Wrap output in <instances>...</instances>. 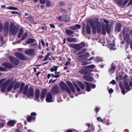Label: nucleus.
I'll return each instance as SVG.
<instances>
[{
    "label": "nucleus",
    "mask_w": 132,
    "mask_h": 132,
    "mask_svg": "<svg viewBox=\"0 0 132 132\" xmlns=\"http://www.w3.org/2000/svg\"><path fill=\"white\" fill-rule=\"evenodd\" d=\"M119 86L120 89H121V92L122 94L125 95V90L123 85L121 84H120Z\"/></svg>",
    "instance_id": "27"
},
{
    "label": "nucleus",
    "mask_w": 132,
    "mask_h": 132,
    "mask_svg": "<svg viewBox=\"0 0 132 132\" xmlns=\"http://www.w3.org/2000/svg\"><path fill=\"white\" fill-rule=\"evenodd\" d=\"M77 83L78 85L80 86L81 89H83L85 87L84 85L81 83L80 81H78Z\"/></svg>",
    "instance_id": "30"
},
{
    "label": "nucleus",
    "mask_w": 132,
    "mask_h": 132,
    "mask_svg": "<svg viewBox=\"0 0 132 132\" xmlns=\"http://www.w3.org/2000/svg\"><path fill=\"white\" fill-rule=\"evenodd\" d=\"M52 53L51 52L47 54L46 57L43 59V61H45L48 60H51V58L49 57V56Z\"/></svg>",
    "instance_id": "22"
},
{
    "label": "nucleus",
    "mask_w": 132,
    "mask_h": 132,
    "mask_svg": "<svg viewBox=\"0 0 132 132\" xmlns=\"http://www.w3.org/2000/svg\"><path fill=\"white\" fill-rule=\"evenodd\" d=\"M85 83L86 86L87 90L88 92L90 90V84L88 82H85Z\"/></svg>",
    "instance_id": "29"
},
{
    "label": "nucleus",
    "mask_w": 132,
    "mask_h": 132,
    "mask_svg": "<svg viewBox=\"0 0 132 132\" xmlns=\"http://www.w3.org/2000/svg\"><path fill=\"white\" fill-rule=\"evenodd\" d=\"M27 35L28 34L26 32L24 33L22 37L21 40H23L27 36Z\"/></svg>",
    "instance_id": "41"
},
{
    "label": "nucleus",
    "mask_w": 132,
    "mask_h": 132,
    "mask_svg": "<svg viewBox=\"0 0 132 132\" xmlns=\"http://www.w3.org/2000/svg\"><path fill=\"white\" fill-rule=\"evenodd\" d=\"M96 67L95 65H91V72L94 71L95 72L96 71V69L94 70H92V69H94Z\"/></svg>",
    "instance_id": "42"
},
{
    "label": "nucleus",
    "mask_w": 132,
    "mask_h": 132,
    "mask_svg": "<svg viewBox=\"0 0 132 132\" xmlns=\"http://www.w3.org/2000/svg\"><path fill=\"white\" fill-rule=\"evenodd\" d=\"M55 75L54 76V77L55 78H59L61 76V74L60 72H55Z\"/></svg>",
    "instance_id": "33"
},
{
    "label": "nucleus",
    "mask_w": 132,
    "mask_h": 132,
    "mask_svg": "<svg viewBox=\"0 0 132 132\" xmlns=\"http://www.w3.org/2000/svg\"><path fill=\"white\" fill-rule=\"evenodd\" d=\"M23 31L22 29H20L18 33V37L20 38L23 34Z\"/></svg>",
    "instance_id": "32"
},
{
    "label": "nucleus",
    "mask_w": 132,
    "mask_h": 132,
    "mask_svg": "<svg viewBox=\"0 0 132 132\" xmlns=\"http://www.w3.org/2000/svg\"><path fill=\"white\" fill-rule=\"evenodd\" d=\"M9 24L8 22H6L4 25L3 30L4 31L7 32L8 30Z\"/></svg>",
    "instance_id": "14"
},
{
    "label": "nucleus",
    "mask_w": 132,
    "mask_h": 132,
    "mask_svg": "<svg viewBox=\"0 0 132 132\" xmlns=\"http://www.w3.org/2000/svg\"><path fill=\"white\" fill-rule=\"evenodd\" d=\"M115 70V67L114 66H112L111 67V68L109 70V72L110 74H111L114 72Z\"/></svg>",
    "instance_id": "26"
},
{
    "label": "nucleus",
    "mask_w": 132,
    "mask_h": 132,
    "mask_svg": "<svg viewBox=\"0 0 132 132\" xmlns=\"http://www.w3.org/2000/svg\"><path fill=\"white\" fill-rule=\"evenodd\" d=\"M93 59H94L95 62H102L103 61L102 58L99 57H96L95 59H94V56L91 57V60Z\"/></svg>",
    "instance_id": "18"
},
{
    "label": "nucleus",
    "mask_w": 132,
    "mask_h": 132,
    "mask_svg": "<svg viewBox=\"0 0 132 132\" xmlns=\"http://www.w3.org/2000/svg\"><path fill=\"white\" fill-rule=\"evenodd\" d=\"M76 131L75 130H68L66 132H76Z\"/></svg>",
    "instance_id": "52"
},
{
    "label": "nucleus",
    "mask_w": 132,
    "mask_h": 132,
    "mask_svg": "<svg viewBox=\"0 0 132 132\" xmlns=\"http://www.w3.org/2000/svg\"><path fill=\"white\" fill-rule=\"evenodd\" d=\"M108 91L110 93H112L113 92V90L112 88H110L108 90Z\"/></svg>",
    "instance_id": "57"
},
{
    "label": "nucleus",
    "mask_w": 132,
    "mask_h": 132,
    "mask_svg": "<svg viewBox=\"0 0 132 132\" xmlns=\"http://www.w3.org/2000/svg\"><path fill=\"white\" fill-rule=\"evenodd\" d=\"M40 95V91L39 89H36L35 92V96L37 99H38Z\"/></svg>",
    "instance_id": "21"
},
{
    "label": "nucleus",
    "mask_w": 132,
    "mask_h": 132,
    "mask_svg": "<svg viewBox=\"0 0 132 132\" xmlns=\"http://www.w3.org/2000/svg\"><path fill=\"white\" fill-rule=\"evenodd\" d=\"M9 59L10 61L15 65H17L19 63V61L16 60L15 58L13 57H9Z\"/></svg>",
    "instance_id": "9"
},
{
    "label": "nucleus",
    "mask_w": 132,
    "mask_h": 132,
    "mask_svg": "<svg viewBox=\"0 0 132 132\" xmlns=\"http://www.w3.org/2000/svg\"><path fill=\"white\" fill-rule=\"evenodd\" d=\"M112 42L108 44L110 46V50H114L116 49V47L115 46V43L114 41H112Z\"/></svg>",
    "instance_id": "15"
},
{
    "label": "nucleus",
    "mask_w": 132,
    "mask_h": 132,
    "mask_svg": "<svg viewBox=\"0 0 132 132\" xmlns=\"http://www.w3.org/2000/svg\"><path fill=\"white\" fill-rule=\"evenodd\" d=\"M75 87L76 89L78 92L80 91V89L77 86L76 84H75Z\"/></svg>",
    "instance_id": "46"
},
{
    "label": "nucleus",
    "mask_w": 132,
    "mask_h": 132,
    "mask_svg": "<svg viewBox=\"0 0 132 132\" xmlns=\"http://www.w3.org/2000/svg\"><path fill=\"white\" fill-rule=\"evenodd\" d=\"M66 32L68 34L70 35L73 34V32L72 31L67 30H66Z\"/></svg>",
    "instance_id": "40"
},
{
    "label": "nucleus",
    "mask_w": 132,
    "mask_h": 132,
    "mask_svg": "<svg viewBox=\"0 0 132 132\" xmlns=\"http://www.w3.org/2000/svg\"><path fill=\"white\" fill-rule=\"evenodd\" d=\"M100 109V108L98 107H97L95 109V110L96 111V113L97 112L98 110H99Z\"/></svg>",
    "instance_id": "58"
},
{
    "label": "nucleus",
    "mask_w": 132,
    "mask_h": 132,
    "mask_svg": "<svg viewBox=\"0 0 132 132\" xmlns=\"http://www.w3.org/2000/svg\"><path fill=\"white\" fill-rule=\"evenodd\" d=\"M5 123H0V126L1 127H3Z\"/></svg>",
    "instance_id": "60"
},
{
    "label": "nucleus",
    "mask_w": 132,
    "mask_h": 132,
    "mask_svg": "<svg viewBox=\"0 0 132 132\" xmlns=\"http://www.w3.org/2000/svg\"><path fill=\"white\" fill-rule=\"evenodd\" d=\"M21 42V40H19L16 42H13V45H15L16 43H20Z\"/></svg>",
    "instance_id": "56"
},
{
    "label": "nucleus",
    "mask_w": 132,
    "mask_h": 132,
    "mask_svg": "<svg viewBox=\"0 0 132 132\" xmlns=\"http://www.w3.org/2000/svg\"><path fill=\"white\" fill-rule=\"evenodd\" d=\"M15 55L17 57L21 60H25L26 59V57L23 55V54L20 53H16Z\"/></svg>",
    "instance_id": "8"
},
{
    "label": "nucleus",
    "mask_w": 132,
    "mask_h": 132,
    "mask_svg": "<svg viewBox=\"0 0 132 132\" xmlns=\"http://www.w3.org/2000/svg\"><path fill=\"white\" fill-rule=\"evenodd\" d=\"M45 0H40V3L44 4L45 3Z\"/></svg>",
    "instance_id": "53"
},
{
    "label": "nucleus",
    "mask_w": 132,
    "mask_h": 132,
    "mask_svg": "<svg viewBox=\"0 0 132 132\" xmlns=\"http://www.w3.org/2000/svg\"><path fill=\"white\" fill-rule=\"evenodd\" d=\"M5 70V69L0 66V71H4Z\"/></svg>",
    "instance_id": "59"
},
{
    "label": "nucleus",
    "mask_w": 132,
    "mask_h": 132,
    "mask_svg": "<svg viewBox=\"0 0 132 132\" xmlns=\"http://www.w3.org/2000/svg\"><path fill=\"white\" fill-rule=\"evenodd\" d=\"M88 68H87L82 69L79 71V72L83 75L87 74L88 72Z\"/></svg>",
    "instance_id": "16"
},
{
    "label": "nucleus",
    "mask_w": 132,
    "mask_h": 132,
    "mask_svg": "<svg viewBox=\"0 0 132 132\" xmlns=\"http://www.w3.org/2000/svg\"><path fill=\"white\" fill-rule=\"evenodd\" d=\"M70 46L72 48L75 49L76 50H78L80 49L79 48V45L78 44H70Z\"/></svg>",
    "instance_id": "20"
},
{
    "label": "nucleus",
    "mask_w": 132,
    "mask_h": 132,
    "mask_svg": "<svg viewBox=\"0 0 132 132\" xmlns=\"http://www.w3.org/2000/svg\"><path fill=\"white\" fill-rule=\"evenodd\" d=\"M110 83H112L113 84V85H114L115 84H116V81L114 80H113L110 82Z\"/></svg>",
    "instance_id": "62"
},
{
    "label": "nucleus",
    "mask_w": 132,
    "mask_h": 132,
    "mask_svg": "<svg viewBox=\"0 0 132 132\" xmlns=\"http://www.w3.org/2000/svg\"><path fill=\"white\" fill-rule=\"evenodd\" d=\"M96 87V85L95 84H91V88H94Z\"/></svg>",
    "instance_id": "61"
},
{
    "label": "nucleus",
    "mask_w": 132,
    "mask_h": 132,
    "mask_svg": "<svg viewBox=\"0 0 132 132\" xmlns=\"http://www.w3.org/2000/svg\"><path fill=\"white\" fill-rule=\"evenodd\" d=\"M60 86L62 90H66L69 93H71V91L63 81H61L60 84Z\"/></svg>",
    "instance_id": "4"
},
{
    "label": "nucleus",
    "mask_w": 132,
    "mask_h": 132,
    "mask_svg": "<svg viewBox=\"0 0 132 132\" xmlns=\"http://www.w3.org/2000/svg\"><path fill=\"white\" fill-rule=\"evenodd\" d=\"M24 83H21L20 89V91L21 93L23 92V94L26 95L28 97L30 98L34 96V90L33 87L31 86L29 87L28 89V86L27 85H25Z\"/></svg>",
    "instance_id": "1"
},
{
    "label": "nucleus",
    "mask_w": 132,
    "mask_h": 132,
    "mask_svg": "<svg viewBox=\"0 0 132 132\" xmlns=\"http://www.w3.org/2000/svg\"><path fill=\"white\" fill-rule=\"evenodd\" d=\"M13 85V84H10L7 88V90L8 91H10L11 90V89H12Z\"/></svg>",
    "instance_id": "38"
},
{
    "label": "nucleus",
    "mask_w": 132,
    "mask_h": 132,
    "mask_svg": "<svg viewBox=\"0 0 132 132\" xmlns=\"http://www.w3.org/2000/svg\"><path fill=\"white\" fill-rule=\"evenodd\" d=\"M7 9L10 10H18V8L12 6L8 7H7Z\"/></svg>",
    "instance_id": "36"
},
{
    "label": "nucleus",
    "mask_w": 132,
    "mask_h": 132,
    "mask_svg": "<svg viewBox=\"0 0 132 132\" xmlns=\"http://www.w3.org/2000/svg\"><path fill=\"white\" fill-rule=\"evenodd\" d=\"M97 119L99 122H102L103 121V120L100 117H97Z\"/></svg>",
    "instance_id": "47"
},
{
    "label": "nucleus",
    "mask_w": 132,
    "mask_h": 132,
    "mask_svg": "<svg viewBox=\"0 0 132 132\" xmlns=\"http://www.w3.org/2000/svg\"><path fill=\"white\" fill-rule=\"evenodd\" d=\"M50 27H51V28H55V27L54 24H50Z\"/></svg>",
    "instance_id": "55"
},
{
    "label": "nucleus",
    "mask_w": 132,
    "mask_h": 132,
    "mask_svg": "<svg viewBox=\"0 0 132 132\" xmlns=\"http://www.w3.org/2000/svg\"><path fill=\"white\" fill-rule=\"evenodd\" d=\"M36 114V113L35 112H32L31 114V116H29L27 118V120L29 122L31 121V120H35L36 119L35 116Z\"/></svg>",
    "instance_id": "11"
},
{
    "label": "nucleus",
    "mask_w": 132,
    "mask_h": 132,
    "mask_svg": "<svg viewBox=\"0 0 132 132\" xmlns=\"http://www.w3.org/2000/svg\"><path fill=\"white\" fill-rule=\"evenodd\" d=\"M2 65L7 68H11L12 67V65L7 62H5L2 63Z\"/></svg>",
    "instance_id": "17"
},
{
    "label": "nucleus",
    "mask_w": 132,
    "mask_h": 132,
    "mask_svg": "<svg viewBox=\"0 0 132 132\" xmlns=\"http://www.w3.org/2000/svg\"><path fill=\"white\" fill-rule=\"evenodd\" d=\"M9 31L10 34L14 35L17 33L18 29L14 24L12 23L10 24Z\"/></svg>",
    "instance_id": "3"
},
{
    "label": "nucleus",
    "mask_w": 132,
    "mask_h": 132,
    "mask_svg": "<svg viewBox=\"0 0 132 132\" xmlns=\"http://www.w3.org/2000/svg\"><path fill=\"white\" fill-rule=\"evenodd\" d=\"M47 92V90L46 89H43L41 93L40 94V99L43 100L45 98V95Z\"/></svg>",
    "instance_id": "13"
},
{
    "label": "nucleus",
    "mask_w": 132,
    "mask_h": 132,
    "mask_svg": "<svg viewBox=\"0 0 132 132\" xmlns=\"http://www.w3.org/2000/svg\"><path fill=\"white\" fill-rule=\"evenodd\" d=\"M121 24L119 23H118L117 24L116 27V30L118 31L119 32L121 30Z\"/></svg>",
    "instance_id": "23"
},
{
    "label": "nucleus",
    "mask_w": 132,
    "mask_h": 132,
    "mask_svg": "<svg viewBox=\"0 0 132 132\" xmlns=\"http://www.w3.org/2000/svg\"><path fill=\"white\" fill-rule=\"evenodd\" d=\"M10 81L7 80L4 82L2 85V87L1 89V91L3 93L6 89L7 85L9 84Z\"/></svg>",
    "instance_id": "10"
},
{
    "label": "nucleus",
    "mask_w": 132,
    "mask_h": 132,
    "mask_svg": "<svg viewBox=\"0 0 132 132\" xmlns=\"http://www.w3.org/2000/svg\"><path fill=\"white\" fill-rule=\"evenodd\" d=\"M130 44V47L131 48H132V40H131L130 42V43H129Z\"/></svg>",
    "instance_id": "64"
},
{
    "label": "nucleus",
    "mask_w": 132,
    "mask_h": 132,
    "mask_svg": "<svg viewBox=\"0 0 132 132\" xmlns=\"http://www.w3.org/2000/svg\"><path fill=\"white\" fill-rule=\"evenodd\" d=\"M31 45L32 47L34 48H35L36 47L37 45V44L36 43H34L31 44Z\"/></svg>",
    "instance_id": "43"
},
{
    "label": "nucleus",
    "mask_w": 132,
    "mask_h": 132,
    "mask_svg": "<svg viewBox=\"0 0 132 132\" xmlns=\"http://www.w3.org/2000/svg\"><path fill=\"white\" fill-rule=\"evenodd\" d=\"M67 39L68 42H75L76 41V40L75 38L70 37H68Z\"/></svg>",
    "instance_id": "24"
},
{
    "label": "nucleus",
    "mask_w": 132,
    "mask_h": 132,
    "mask_svg": "<svg viewBox=\"0 0 132 132\" xmlns=\"http://www.w3.org/2000/svg\"><path fill=\"white\" fill-rule=\"evenodd\" d=\"M76 27V29L77 28L78 29H80V28L81 26L79 24H76L75 25Z\"/></svg>",
    "instance_id": "51"
},
{
    "label": "nucleus",
    "mask_w": 132,
    "mask_h": 132,
    "mask_svg": "<svg viewBox=\"0 0 132 132\" xmlns=\"http://www.w3.org/2000/svg\"><path fill=\"white\" fill-rule=\"evenodd\" d=\"M16 122V121L14 120H10L7 122V125L11 127L13 126Z\"/></svg>",
    "instance_id": "19"
},
{
    "label": "nucleus",
    "mask_w": 132,
    "mask_h": 132,
    "mask_svg": "<svg viewBox=\"0 0 132 132\" xmlns=\"http://www.w3.org/2000/svg\"><path fill=\"white\" fill-rule=\"evenodd\" d=\"M68 84L72 91L74 92H75V89L72 84L70 82H69Z\"/></svg>",
    "instance_id": "25"
},
{
    "label": "nucleus",
    "mask_w": 132,
    "mask_h": 132,
    "mask_svg": "<svg viewBox=\"0 0 132 132\" xmlns=\"http://www.w3.org/2000/svg\"><path fill=\"white\" fill-rule=\"evenodd\" d=\"M119 5H122L123 0H114Z\"/></svg>",
    "instance_id": "35"
},
{
    "label": "nucleus",
    "mask_w": 132,
    "mask_h": 132,
    "mask_svg": "<svg viewBox=\"0 0 132 132\" xmlns=\"http://www.w3.org/2000/svg\"><path fill=\"white\" fill-rule=\"evenodd\" d=\"M102 32L103 34L104 35H106V32L105 30V29H104L103 28L102 29Z\"/></svg>",
    "instance_id": "50"
},
{
    "label": "nucleus",
    "mask_w": 132,
    "mask_h": 132,
    "mask_svg": "<svg viewBox=\"0 0 132 132\" xmlns=\"http://www.w3.org/2000/svg\"><path fill=\"white\" fill-rule=\"evenodd\" d=\"M129 0H125L124 2L122 4V5L123 6H124L126 4H127V3L128 2Z\"/></svg>",
    "instance_id": "48"
},
{
    "label": "nucleus",
    "mask_w": 132,
    "mask_h": 132,
    "mask_svg": "<svg viewBox=\"0 0 132 132\" xmlns=\"http://www.w3.org/2000/svg\"><path fill=\"white\" fill-rule=\"evenodd\" d=\"M24 53L26 55L30 56H34L35 54V50L32 48L26 50L24 51Z\"/></svg>",
    "instance_id": "6"
},
{
    "label": "nucleus",
    "mask_w": 132,
    "mask_h": 132,
    "mask_svg": "<svg viewBox=\"0 0 132 132\" xmlns=\"http://www.w3.org/2000/svg\"><path fill=\"white\" fill-rule=\"evenodd\" d=\"M110 28L109 27H107L106 28V31L108 33H110Z\"/></svg>",
    "instance_id": "44"
},
{
    "label": "nucleus",
    "mask_w": 132,
    "mask_h": 132,
    "mask_svg": "<svg viewBox=\"0 0 132 132\" xmlns=\"http://www.w3.org/2000/svg\"><path fill=\"white\" fill-rule=\"evenodd\" d=\"M124 86L126 90L129 89L130 86L128 83L125 82L124 83Z\"/></svg>",
    "instance_id": "34"
},
{
    "label": "nucleus",
    "mask_w": 132,
    "mask_h": 132,
    "mask_svg": "<svg viewBox=\"0 0 132 132\" xmlns=\"http://www.w3.org/2000/svg\"><path fill=\"white\" fill-rule=\"evenodd\" d=\"M3 26V24L0 23V32H1L2 30V28Z\"/></svg>",
    "instance_id": "54"
},
{
    "label": "nucleus",
    "mask_w": 132,
    "mask_h": 132,
    "mask_svg": "<svg viewBox=\"0 0 132 132\" xmlns=\"http://www.w3.org/2000/svg\"><path fill=\"white\" fill-rule=\"evenodd\" d=\"M91 26V21L88 20L86 25V31L88 34H90V27Z\"/></svg>",
    "instance_id": "12"
},
{
    "label": "nucleus",
    "mask_w": 132,
    "mask_h": 132,
    "mask_svg": "<svg viewBox=\"0 0 132 132\" xmlns=\"http://www.w3.org/2000/svg\"><path fill=\"white\" fill-rule=\"evenodd\" d=\"M123 37L124 40L126 42L127 44H129L131 38L129 35V31L128 29H125L123 31Z\"/></svg>",
    "instance_id": "2"
},
{
    "label": "nucleus",
    "mask_w": 132,
    "mask_h": 132,
    "mask_svg": "<svg viewBox=\"0 0 132 132\" xmlns=\"http://www.w3.org/2000/svg\"><path fill=\"white\" fill-rule=\"evenodd\" d=\"M46 100L47 102H53L54 101V98L52 97L50 92H49L47 95Z\"/></svg>",
    "instance_id": "7"
},
{
    "label": "nucleus",
    "mask_w": 132,
    "mask_h": 132,
    "mask_svg": "<svg viewBox=\"0 0 132 132\" xmlns=\"http://www.w3.org/2000/svg\"><path fill=\"white\" fill-rule=\"evenodd\" d=\"M78 45H79V48L80 49L84 47L85 45V44L84 42H82L78 44Z\"/></svg>",
    "instance_id": "39"
},
{
    "label": "nucleus",
    "mask_w": 132,
    "mask_h": 132,
    "mask_svg": "<svg viewBox=\"0 0 132 132\" xmlns=\"http://www.w3.org/2000/svg\"><path fill=\"white\" fill-rule=\"evenodd\" d=\"M20 85V84L19 83H15L13 87V89L14 90H16L18 89Z\"/></svg>",
    "instance_id": "28"
},
{
    "label": "nucleus",
    "mask_w": 132,
    "mask_h": 132,
    "mask_svg": "<svg viewBox=\"0 0 132 132\" xmlns=\"http://www.w3.org/2000/svg\"><path fill=\"white\" fill-rule=\"evenodd\" d=\"M96 24L97 28H95L94 27L92 28V31L94 34H96V30H97V32L99 34L100 33V32L101 30V23L99 22H97Z\"/></svg>",
    "instance_id": "5"
},
{
    "label": "nucleus",
    "mask_w": 132,
    "mask_h": 132,
    "mask_svg": "<svg viewBox=\"0 0 132 132\" xmlns=\"http://www.w3.org/2000/svg\"><path fill=\"white\" fill-rule=\"evenodd\" d=\"M70 28L72 29L75 30L76 29V25L70 27Z\"/></svg>",
    "instance_id": "49"
},
{
    "label": "nucleus",
    "mask_w": 132,
    "mask_h": 132,
    "mask_svg": "<svg viewBox=\"0 0 132 132\" xmlns=\"http://www.w3.org/2000/svg\"><path fill=\"white\" fill-rule=\"evenodd\" d=\"M34 42V40L33 39H29L26 42V43L28 44H29L33 43Z\"/></svg>",
    "instance_id": "37"
},
{
    "label": "nucleus",
    "mask_w": 132,
    "mask_h": 132,
    "mask_svg": "<svg viewBox=\"0 0 132 132\" xmlns=\"http://www.w3.org/2000/svg\"><path fill=\"white\" fill-rule=\"evenodd\" d=\"M46 4L48 6H50L51 5V3L49 0H47L46 1Z\"/></svg>",
    "instance_id": "45"
},
{
    "label": "nucleus",
    "mask_w": 132,
    "mask_h": 132,
    "mask_svg": "<svg viewBox=\"0 0 132 132\" xmlns=\"http://www.w3.org/2000/svg\"><path fill=\"white\" fill-rule=\"evenodd\" d=\"M53 67L54 68H52L50 69V70L52 72L56 71L57 70L58 66H54Z\"/></svg>",
    "instance_id": "31"
},
{
    "label": "nucleus",
    "mask_w": 132,
    "mask_h": 132,
    "mask_svg": "<svg viewBox=\"0 0 132 132\" xmlns=\"http://www.w3.org/2000/svg\"><path fill=\"white\" fill-rule=\"evenodd\" d=\"M132 4V0H130L128 3V5H129Z\"/></svg>",
    "instance_id": "63"
}]
</instances>
